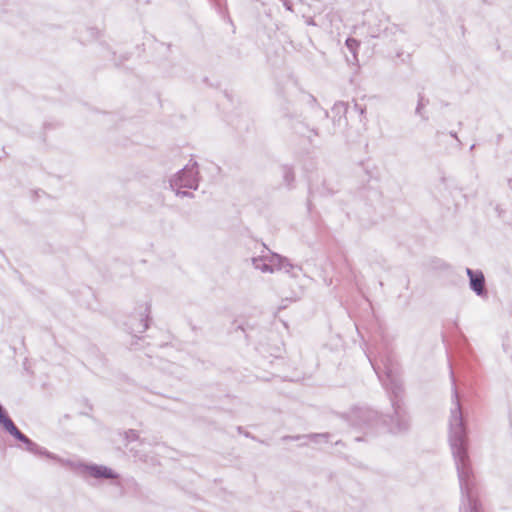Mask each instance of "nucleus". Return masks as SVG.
Returning a JSON list of instances; mask_svg holds the SVG:
<instances>
[{
	"mask_svg": "<svg viewBox=\"0 0 512 512\" xmlns=\"http://www.w3.org/2000/svg\"><path fill=\"white\" fill-rule=\"evenodd\" d=\"M454 407L449 418V442L461 491L460 512H482L477 481L468 455V438L457 390L453 389Z\"/></svg>",
	"mask_w": 512,
	"mask_h": 512,
	"instance_id": "1",
	"label": "nucleus"
},
{
	"mask_svg": "<svg viewBox=\"0 0 512 512\" xmlns=\"http://www.w3.org/2000/svg\"><path fill=\"white\" fill-rule=\"evenodd\" d=\"M373 368L383 386L391 393L390 400L392 403L393 414L383 416L370 408L359 409L356 412L357 417L361 421L359 425H367L368 430L374 431L375 428L382 424L390 433L393 434H401L408 431L410 427V420L407 411L400 400L403 391L400 378L394 373L392 368L386 365L384 374H382L374 365Z\"/></svg>",
	"mask_w": 512,
	"mask_h": 512,
	"instance_id": "2",
	"label": "nucleus"
},
{
	"mask_svg": "<svg viewBox=\"0 0 512 512\" xmlns=\"http://www.w3.org/2000/svg\"><path fill=\"white\" fill-rule=\"evenodd\" d=\"M170 187L180 197H193V193L189 191H181L182 188L194 189L198 188V169L197 163L186 165L182 170L175 174L169 181Z\"/></svg>",
	"mask_w": 512,
	"mask_h": 512,
	"instance_id": "3",
	"label": "nucleus"
},
{
	"mask_svg": "<svg viewBox=\"0 0 512 512\" xmlns=\"http://www.w3.org/2000/svg\"><path fill=\"white\" fill-rule=\"evenodd\" d=\"M10 435H12L15 439L22 442L26 450L34 455L38 456H44L51 460H57L60 461L57 455L49 452L44 447L39 446L37 443L33 442L30 438H28L25 434H23L16 425L8 432Z\"/></svg>",
	"mask_w": 512,
	"mask_h": 512,
	"instance_id": "4",
	"label": "nucleus"
},
{
	"mask_svg": "<svg viewBox=\"0 0 512 512\" xmlns=\"http://www.w3.org/2000/svg\"><path fill=\"white\" fill-rule=\"evenodd\" d=\"M467 276L469 277V285L472 291L478 296H486L487 290L485 286V277L482 271L466 268Z\"/></svg>",
	"mask_w": 512,
	"mask_h": 512,
	"instance_id": "5",
	"label": "nucleus"
},
{
	"mask_svg": "<svg viewBox=\"0 0 512 512\" xmlns=\"http://www.w3.org/2000/svg\"><path fill=\"white\" fill-rule=\"evenodd\" d=\"M267 261L271 269L274 272L284 270L286 273H291L295 266L292 265L286 257H283L277 253L270 252L267 254Z\"/></svg>",
	"mask_w": 512,
	"mask_h": 512,
	"instance_id": "6",
	"label": "nucleus"
},
{
	"mask_svg": "<svg viewBox=\"0 0 512 512\" xmlns=\"http://www.w3.org/2000/svg\"><path fill=\"white\" fill-rule=\"evenodd\" d=\"M84 470L93 478L115 479L118 475L110 468L103 465H85Z\"/></svg>",
	"mask_w": 512,
	"mask_h": 512,
	"instance_id": "7",
	"label": "nucleus"
},
{
	"mask_svg": "<svg viewBox=\"0 0 512 512\" xmlns=\"http://www.w3.org/2000/svg\"><path fill=\"white\" fill-rule=\"evenodd\" d=\"M348 106L344 102H337L331 109V113L333 114L334 124L338 127H341L346 124L345 114L347 112Z\"/></svg>",
	"mask_w": 512,
	"mask_h": 512,
	"instance_id": "8",
	"label": "nucleus"
},
{
	"mask_svg": "<svg viewBox=\"0 0 512 512\" xmlns=\"http://www.w3.org/2000/svg\"><path fill=\"white\" fill-rule=\"evenodd\" d=\"M253 267L260 270L263 273H273L274 269H271L267 261V255H261L259 257H253L251 259Z\"/></svg>",
	"mask_w": 512,
	"mask_h": 512,
	"instance_id": "9",
	"label": "nucleus"
},
{
	"mask_svg": "<svg viewBox=\"0 0 512 512\" xmlns=\"http://www.w3.org/2000/svg\"><path fill=\"white\" fill-rule=\"evenodd\" d=\"M149 312H150V306L145 305L144 312L141 314L142 318L139 320L136 327L132 328V332L143 333L147 330V328H148L147 318H148Z\"/></svg>",
	"mask_w": 512,
	"mask_h": 512,
	"instance_id": "10",
	"label": "nucleus"
},
{
	"mask_svg": "<svg viewBox=\"0 0 512 512\" xmlns=\"http://www.w3.org/2000/svg\"><path fill=\"white\" fill-rule=\"evenodd\" d=\"M302 438H308L313 442H318L319 440L328 441L329 434L328 433H314L309 435H303V436H286L284 437L285 440H300Z\"/></svg>",
	"mask_w": 512,
	"mask_h": 512,
	"instance_id": "11",
	"label": "nucleus"
},
{
	"mask_svg": "<svg viewBox=\"0 0 512 512\" xmlns=\"http://www.w3.org/2000/svg\"><path fill=\"white\" fill-rule=\"evenodd\" d=\"M0 424L3 426V428L9 432L14 426V422L12 419L7 415L5 409L0 404Z\"/></svg>",
	"mask_w": 512,
	"mask_h": 512,
	"instance_id": "12",
	"label": "nucleus"
},
{
	"mask_svg": "<svg viewBox=\"0 0 512 512\" xmlns=\"http://www.w3.org/2000/svg\"><path fill=\"white\" fill-rule=\"evenodd\" d=\"M346 47L349 49V51L353 54V59L357 61V50L360 46V42L355 38H347L345 42Z\"/></svg>",
	"mask_w": 512,
	"mask_h": 512,
	"instance_id": "13",
	"label": "nucleus"
},
{
	"mask_svg": "<svg viewBox=\"0 0 512 512\" xmlns=\"http://www.w3.org/2000/svg\"><path fill=\"white\" fill-rule=\"evenodd\" d=\"M283 180L287 186H290L294 181V173L291 167L285 165L281 167Z\"/></svg>",
	"mask_w": 512,
	"mask_h": 512,
	"instance_id": "14",
	"label": "nucleus"
},
{
	"mask_svg": "<svg viewBox=\"0 0 512 512\" xmlns=\"http://www.w3.org/2000/svg\"><path fill=\"white\" fill-rule=\"evenodd\" d=\"M125 438L128 441H136L139 439V434L136 430L130 429L125 433Z\"/></svg>",
	"mask_w": 512,
	"mask_h": 512,
	"instance_id": "15",
	"label": "nucleus"
},
{
	"mask_svg": "<svg viewBox=\"0 0 512 512\" xmlns=\"http://www.w3.org/2000/svg\"><path fill=\"white\" fill-rule=\"evenodd\" d=\"M424 107H425L424 98L421 96L419 98V101H418V104H417L415 112H416L417 115L421 116L423 119H427V117L422 114V109Z\"/></svg>",
	"mask_w": 512,
	"mask_h": 512,
	"instance_id": "16",
	"label": "nucleus"
},
{
	"mask_svg": "<svg viewBox=\"0 0 512 512\" xmlns=\"http://www.w3.org/2000/svg\"><path fill=\"white\" fill-rule=\"evenodd\" d=\"M283 2V5L284 7L288 10V11H293L292 9V3L289 1V0H281Z\"/></svg>",
	"mask_w": 512,
	"mask_h": 512,
	"instance_id": "17",
	"label": "nucleus"
},
{
	"mask_svg": "<svg viewBox=\"0 0 512 512\" xmlns=\"http://www.w3.org/2000/svg\"><path fill=\"white\" fill-rule=\"evenodd\" d=\"M306 24L307 25H311V26H315L316 25V23L314 22V20L311 17L306 19Z\"/></svg>",
	"mask_w": 512,
	"mask_h": 512,
	"instance_id": "18",
	"label": "nucleus"
},
{
	"mask_svg": "<svg viewBox=\"0 0 512 512\" xmlns=\"http://www.w3.org/2000/svg\"><path fill=\"white\" fill-rule=\"evenodd\" d=\"M355 108L359 109L360 113L363 114L364 113V108L362 107H359L357 104H355Z\"/></svg>",
	"mask_w": 512,
	"mask_h": 512,
	"instance_id": "19",
	"label": "nucleus"
},
{
	"mask_svg": "<svg viewBox=\"0 0 512 512\" xmlns=\"http://www.w3.org/2000/svg\"><path fill=\"white\" fill-rule=\"evenodd\" d=\"M450 135L458 140L457 134L455 132H450Z\"/></svg>",
	"mask_w": 512,
	"mask_h": 512,
	"instance_id": "20",
	"label": "nucleus"
},
{
	"mask_svg": "<svg viewBox=\"0 0 512 512\" xmlns=\"http://www.w3.org/2000/svg\"><path fill=\"white\" fill-rule=\"evenodd\" d=\"M509 187L511 188L512 190V179H509Z\"/></svg>",
	"mask_w": 512,
	"mask_h": 512,
	"instance_id": "21",
	"label": "nucleus"
}]
</instances>
